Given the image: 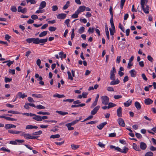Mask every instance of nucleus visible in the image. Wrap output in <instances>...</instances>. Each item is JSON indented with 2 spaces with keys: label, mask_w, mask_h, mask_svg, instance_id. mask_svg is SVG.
I'll list each match as a JSON object with an SVG mask.
<instances>
[{
  "label": "nucleus",
  "mask_w": 156,
  "mask_h": 156,
  "mask_svg": "<svg viewBox=\"0 0 156 156\" xmlns=\"http://www.w3.org/2000/svg\"><path fill=\"white\" fill-rule=\"evenodd\" d=\"M102 103L105 105L108 104L109 102V98L106 96H103L101 97Z\"/></svg>",
  "instance_id": "1"
},
{
  "label": "nucleus",
  "mask_w": 156,
  "mask_h": 156,
  "mask_svg": "<svg viewBox=\"0 0 156 156\" xmlns=\"http://www.w3.org/2000/svg\"><path fill=\"white\" fill-rule=\"evenodd\" d=\"M48 41V38L44 39H39L38 38H37L36 44H39L40 43L42 44H41L40 45H42L44 43L47 42Z\"/></svg>",
  "instance_id": "2"
},
{
  "label": "nucleus",
  "mask_w": 156,
  "mask_h": 156,
  "mask_svg": "<svg viewBox=\"0 0 156 156\" xmlns=\"http://www.w3.org/2000/svg\"><path fill=\"white\" fill-rule=\"evenodd\" d=\"M37 137L38 136H31V134L26 133L24 138L26 140H29L35 139H37Z\"/></svg>",
  "instance_id": "3"
},
{
  "label": "nucleus",
  "mask_w": 156,
  "mask_h": 156,
  "mask_svg": "<svg viewBox=\"0 0 156 156\" xmlns=\"http://www.w3.org/2000/svg\"><path fill=\"white\" fill-rule=\"evenodd\" d=\"M117 122L119 125L122 127H124L125 124L124 120L121 118H119L117 119Z\"/></svg>",
  "instance_id": "4"
},
{
  "label": "nucleus",
  "mask_w": 156,
  "mask_h": 156,
  "mask_svg": "<svg viewBox=\"0 0 156 156\" xmlns=\"http://www.w3.org/2000/svg\"><path fill=\"white\" fill-rule=\"evenodd\" d=\"M26 41L29 43L33 42V44H36L37 38H28L26 39Z\"/></svg>",
  "instance_id": "5"
},
{
  "label": "nucleus",
  "mask_w": 156,
  "mask_h": 156,
  "mask_svg": "<svg viewBox=\"0 0 156 156\" xmlns=\"http://www.w3.org/2000/svg\"><path fill=\"white\" fill-rule=\"evenodd\" d=\"M100 108V106L99 105H98L94 108V109L91 111L90 113L92 115H94L95 114L97 113L98 110Z\"/></svg>",
  "instance_id": "6"
},
{
  "label": "nucleus",
  "mask_w": 156,
  "mask_h": 156,
  "mask_svg": "<svg viewBox=\"0 0 156 156\" xmlns=\"http://www.w3.org/2000/svg\"><path fill=\"white\" fill-rule=\"evenodd\" d=\"M66 16V14L65 13H60L57 16V18L58 19H64Z\"/></svg>",
  "instance_id": "7"
},
{
  "label": "nucleus",
  "mask_w": 156,
  "mask_h": 156,
  "mask_svg": "<svg viewBox=\"0 0 156 156\" xmlns=\"http://www.w3.org/2000/svg\"><path fill=\"white\" fill-rule=\"evenodd\" d=\"M149 7L147 5H145V6L142 7V9L144 12L146 14H148L149 12Z\"/></svg>",
  "instance_id": "8"
},
{
  "label": "nucleus",
  "mask_w": 156,
  "mask_h": 156,
  "mask_svg": "<svg viewBox=\"0 0 156 156\" xmlns=\"http://www.w3.org/2000/svg\"><path fill=\"white\" fill-rule=\"evenodd\" d=\"M122 108L121 107H119L117 110V115L119 117L122 116Z\"/></svg>",
  "instance_id": "9"
},
{
  "label": "nucleus",
  "mask_w": 156,
  "mask_h": 156,
  "mask_svg": "<svg viewBox=\"0 0 156 156\" xmlns=\"http://www.w3.org/2000/svg\"><path fill=\"white\" fill-rule=\"evenodd\" d=\"M113 15H112V16H111V17L110 19V22L112 29L113 30H115V28L113 23Z\"/></svg>",
  "instance_id": "10"
},
{
  "label": "nucleus",
  "mask_w": 156,
  "mask_h": 156,
  "mask_svg": "<svg viewBox=\"0 0 156 156\" xmlns=\"http://www.w3.org/2000/svg\"><path fill=\"white\" fill-rule=\"evenodd\" d=\"M146 144L143 142H141L140 144V148L142 150H145L147 148Z\"/></svg>",
  "instance_id": "11"
},
{
  "label": "nucleus",
  "mask_w": 156,
  "mask_h": 156,
  "mask_svg": "<svg viewBox=\"0 0 156 156\" xmlns=\"http://www.w3.org/2000/svg\"><path fill=\"white\" fill-rule=\"evenodd\" d=\"M153 101L150 98L145 99L144 100V103L146 105H149L152 103Z\"/></svg>",
  "instance_id": "12"
},
{
  "label": "nucleus",
  "mask_w": 156,
  "mask_h": 156,
  "mask_svg": "<svg viewBox=\"0 0 156 156\" xmlns=\"http://www.w3.org/2000/svg\"><path fill=\"white\" fill-rule=\"evenodd\" d=\"M46 3L45 1H42L40 4L39 9H42L46 6Z\"/></svg>",
  "instance_id": "13"
},
{
  "label": "nucleus",
  "mask_w": 156,
  "mask_h": 156,
  "mask_svg": "<svg viewBox=\"0 0 156 156\" xmlns=\"http://www.w3.org/2000/svg\"><path fill=\"white\" fill-rule=\"evenodd\" d=\"M107 124V123L106 122L102 123L98 126H97V127L99 129L101 130Z\"/></svg>",
  "instance_id": "14"
},
{
  "label": "nucleus",
  "mask_w": 156,
  "mask_h": 156,
  "mask_svg": "<svg viewBox=\"0 0 156 156\" xmlns=\"http://www.w3.org/2000/svg\"><path fill=\"white\" fill-rule=\"evenodd\" d=\"M88 93L87 92H83L82 93V95H79V98H81L82 97L83 98H86L88 95Z\"/></svg>",
  "instance_id": "15"
},
{
  "label": "nucleus",
  "mask_w": 156,
  "mask_h": 156,
  "mask_svg": "<svg viewBox=\"0 0 156 156\" xmlns=\"http://www.w3.org/2000/svg\"><path fill=\"white\" fill-rule=\"evenodd\" d=\"M131 76L132 77H135L136 76V72L134 69H132L129 71Z\"/></svg>",
  "instance_id": "16"
},
{
  "label": "nucleus",
  "mask_w": 156,
  "mask_h": 156,
  "mask_svg": "<svg viewBox=\"0 0 156 156\" xmlns=\"http://www.w3.org/2000/svg\"><path fill=\"white\" fill-rule=\"evenodd\" d=\"M33 119L38 121H41V117L39 115H35V116L33 117Z\"/></svg>",
  "instance_id": "17"
},
{
  "label": "nucleus",
  "mask_w": 156,
  "mask_h": 156,
  "mask_svg": "<svg viewBox=\"0 0 156 156\" xmlns=\"http://www.w3.org/2000/svg\"><path fill=\"white\" fill-rule=\"evenodd\" d=\"M132 102V100L129 99L124 103V105L126 107H128L131 104Z\"/></svg>",
  "instance_id": "18"
},
{
  "label": "nucleus",
  "mask_w": 156,
  "mask_h": 156,
  "mask_svg": "<svg viewBox=\"0 0 156 156\" xmlns=\"http://www.w3.org/2000/svg\"><path fill=\"white\" fill-rule=\"evenodd\" d=\"M38 127L35 126H33L31 125H27L26 127V129H37Z\"/></svg>",
  "instance_id": "19"
},
{
  "label": "nucleus",
  "mask_w": 156,
  "mask_h": 156,
  "mask_svg": "<svg viewBox=\"0 0 156 156\" xmlns=\"http://www.w3.org/2000/svg\"><path fill=\"white\" fill-rule=\"evenodd\" d=\"M78 122V120L76 119V120L73 121V122L70 123L66 124V126H73L75 124L77 123Z\"/></svg>",
  "instance_id": "20"
},
{
  "label": "nucleus",
  "mask_w": 156,
  "mask_h": 156,
  "mask_svg": "<svg viewBox=\"0 0 156 156\" xmlns=\"http://www.w3.org/2000/svg\"><path fill=\"white\" fill-rule=\"evenodd\" d=\"M8 132L12 134H18L21 133V131L9 130H8Z\"/></svg>",
  "instance_id": "21"
},
{
  "label": "nucleus",
  "mask_w": 156,
  "mask_h": 156,
  "mask_svg": "<svg viewBox=\"0 0 156 156\" xmlns=\"http://www.w3.org/2000/svg\"><path fill=\"white\" fill-rule=\"evenodd\" d=\"M17 95L20 98H23L27 96V95L25 94L24 93L23 94L21 92H18Z\"/></svg>",
  "instance_id": "22"
},
{
  "label": "nucleus",
  "mask_w": 156,
  "mask_h": 156,
  "mask_svg": "<svg viewBox=\"0 0 156 156\" xmlns=\"http://www.w3.org/2000/svg\"><path fill=\"white\" fill-rule=\"evenodd\" d=\"M86 7L85 6H80L79 8V13L85 11Z\"/></svg>",
  "instance_id": "23"
},
{
  "label": "nucleus",
  "mask_w": 156,
  "mask_h": 156,
  "mask_svg": "<svg viewBox=\"0 0 156 156\" xmlns=\"http://www.w3.org/2000/svg\"><path fill=\"white\" fill-rule=\"evenodd\" d=\"M135 106L137 110H139L141 109V105L138 102L136 101L135 102Z\"/></svg>",
  "instance_id": "24"
},
{
  "label": "nucleus",
  "mask_w": 156,
  "mask_h": 156,
  "mask_svg": "<svg viewBox=\"0 0 156 156\" xmlns=\"http://www.w3.org/2000/svg\"><path fill=\"white\" fill-rule=\"evenodd\" d=\"M14 61H11L10 60H9L7 61L3 62V63H7V65L9 67L13 63Z\"/></svg>",
  "instance_id": "25"
},
{
  "label": "nucleus",
  "mask_w": 156,
  "mask_h": 156,
  "mask_svg": "<svg viewBox=\"0 0 156 156\" xmlns=\"http://www.w3.org/2000/svg\"><path fill=\"white\" fill-rule=\"evenodd\" d=\"M133 148L135 150L138 151H140V149L139 148L138 146L136 144L133 143Z\"/></svg>",
  "instance_id": "26"
},
{
  "label": "nucleus",
  "mask_w": 156,
  "mask_h": 156,
  "mask_svg": "<svg viewBox=\"0 0 156 156\" xmlns=\"http://www.w3.org/2000/svg\"><path fill=\"white\" fill-rule=\"evenodd\" d=\"M119 83V80H118V79H117L115 80L114 81L113 80V81H112L110 83V85H114L118 84Z\"/></svg>",
  "instance_id": "27"
},
{
  "label": "nucleus",
  "mask_w": 156,
  "mask_h": 156,
  "mask_svg": "<svg viewBox=\"0 0 156 156\" xmlns=\"http://www.w3.org/2000/svg\"><path fill=\"white\" fill-rule=\"evenodd\" d=\"M129 150L128 148L126 147H124L123 149H121V153H126Z\"/></svg>",
  "instance_id": "28"
},
{
  "label": "nucleus",
  "mask_w": 156,
  "mask_h": 156,
  "mask_svg": "<svg viewBox=\"0 0 156 156\" xmlns=\"http://www.w3.org/2000/svg\"><path fill=\"white\" fill-rule=\"evenodd\" d=\"M58 55L62 59L63 58H66V55L65 54H64L63 52L62 51L58 53Z\"/></svg>",
  "instance_id": "29"
},
{
  "label": "nucleus",
  "mask_w": 156,
  "mask_h": 156,
  "mask_svg": "<svg viewBox=\"0 0 156 156\" xmlns=\"http://www.w3.org/2000/svg\"><path fill=\"white\" fill-rule=\"evenodd\" d=\"M108 106H107L108 109H109L111 108L116 106V105L113 103L110 102L108 103Z\"/></svg>",
  "instance_id": "30"
},
{
  "label": "nucleus",
  "mask_w": 156,
  "mask_h": 156,
  "mask_svg": "<svg viewBox=\"0 0 156 156\" xmlns=\"http://www.w3.org/2000/svg\"><path fill=\"white\" fill-rule=\"evenodd\" d=\"M38 114L42 115H50V113L47 112H39L37 113Z\"/></svg>",
  "instance_id": "31"
},
{
  "label": "nucleus",
  "mask_w": 156,
  "mask_h": 156,
  "mask_svg": "<svg viewBox=\"0 0 156 156\" xmlns=\"http://www.w3.org/2000/svg\"><path fill=\"white\" fill-rule=\"evenodd\" d=\"M48 33L47 31H43L41 32L39 35V37H42L46 35Z\"/></svg>",
  "instance_id": "32"
},
{
  "label": "nucleus",
  "mask_w": 156,
  "mask_h": 156,
  "mask_svg": "<svg viewBox=\"0 0 156 156\" xmlns=\"http://www.w3.org/2000/svg\"><path fill=\"white\" fill-rule=\"evenodd\" d=\"M53 96L54 97H57L58 98H61L65 97V96L64 95L59 94H58L53 95Z\"/></svg>",
  "instance_id": "33"
},
{
  "label": "nucleus",
  "mask_w": 156,
  "mask_h": 156,
  "mask_svg": "<svg viewBox=\"0 0 156 156\" xmlns=\"http://www.w3.org/2000/svg\"><path fill=\"white\" fill-rule=\"evenodd\" d=\"M33 97H35L36 98H41L43 97V96L41 94H33L32 95Z\"/></svg>",
  "instance_id": "34"
},
{
  "label": "nucleus",
  "mask_w": 156,
  "mask_h": 156,
  "mask_svg": "<svg viewBox=\"0 0 156 156\" xmlns=\"http://www.w3.org/2000/svg\"><path fill=\"white\" fill-rule=\"evenodd\" d=\"M69 5H70V2L69 1H68L66 2V5H64V6H63V9L64 10L68 8V7L69 6Z\"/></svg>",
  "instance_id": "35"
},
{
  "label": "nucleus",
  "mask_w": 156,
  "mask_h": 156,
  "mask_svg": "<svg viewBox=\"0 0 156 156\" xmlns=\"http://www.w3.org/2000/svg\"><path fill=\"white\" fill-rule=\"evenodd\" d=\"M56 112L62 115H64L68 114L67 112H64L61 111H56Z\"/></svg>",
  "instance_id": "36"
},
{
  "label": "nucleus",
  "mask_w": 156,
  "mask_h": 156,
  "mask_svg": "<svg viewBox=\"0 0 156 156\" xmlns=\"http://www.w3.org/2000/svg\"><path fill=\"white\" fill-rule=\"evenodd\" d=\"M60 136L58 134H57L55 135H53L51 136L50 138H59Z\"/></svg>",
  "instance_id": "37"
},
{
  "label": "nucleus",
  "mask_w": 156,
  "mask_h": 156,
  "mask_svg": "<svg viewBox=\"0 0 156 156\" xmlns=\"http://www.w3.org/2000/svg\"><path fill=\"white\" fill-rule=\"evenodd\" d=\"M115 75L112 72H110V78L111 80H115Z\"/></svg>",
  "instance_id": "38"
},
{
  "label": "nucleus",
  "mask_w": 156,
  "mask_h": 156,
  "mask_svg": "<svg viewBox=\"0 0 156 156\" xmlns=\"http://www.w3.org/2000/svg\"><path fill=\"white\" fill-rule=\"evenodd\" d=\"M85 28L83 27H81L79 29V32L80 34H82L84 31Z\"/></svg>",
  "instance_id": "39"
},
{
  "label": "nucleus",
  "mask_w": 156,
  "mask_h": 156,
  "mask_svg": "<svg viewBox=\"0 0 156 156\" xmlns=\"http://www.w3.org/2000/svg\"><path fill=\"white\" fill-rule=\"evenodd\" d=\"M125 1L126 0H121L120 7L121 9L123 8Z\"/></svg>",
  "instance_id": "40"
},
{
  "label": "nucleus",
  "mask_w": 156,
  "mask_h": 156,
  "mask_svg": "<svg viewBox=\"0 0 156 156\" xmlns=\"http://www.w3.org/2000/svg\"><path fill=\"white\" fill-rule=\"evenodd\" d=\"M0 151H4L8 152H10V150H9L8 149H6L5 147H2L1 148H0Z\"/></svg>",
  "instance_id": "41"
},
{
  "label": "nucleus",
  "mask_w": 156,
  "mask_h": 156,
  "mask_svg": "<svg viewBox=\"0 0 156 156\" xmlns=\"http://www.w3.org/2000/svg\"><path fill=\"white\" fill-rule=\"evenodd\" d=\"M12 80V78H9L8 77H5V83H7L8 82H9L11 81Z\"/></svg>",
  "instance_id": "42"
},
{
  "label": "nucleus",
  "mask_w": 156,
  "mask_h": 156,
  "mask_svg": "<svg viewBox=\"0 0 156 156\" xmlns=\"http://www.w3.org/2000/svg\"><path fill=\"white\" fill-rule=\"evenodd\" d=\"M78 12V10L76 11V13L73 14L71 16V17L73 18H76L78 17V14L77 12Z\"/></svg>",
  "instance_id": "43"
},
{
  "label": "nucleus",
  "mask_w": 156,
  "mask_h": 156,
  "mask_svg": "<svg viewBox=\"0 0 156 156\" xmlns=\"http://www.w3.org/2000/svg\"><path fill=\"white\" fill-rule=\"evenodd\" d=\"M94 27H92L91 29L90 27L88 30V32L90 33H92L94 32Z\"/></svg>",
  "instance_id": "44"
},
{
  "label": "nucleus",
  "mask_w": 156,
  "mask_h": 156,
  "mask_svg": "<svg viewBox=\"0 0 156 156\" xmlns=\"http://www.w3.org/2000/svg\"><path fill=\"white\" fill-rule=\"evenodd\" d=\"M42 133V131L41 130H39L37 132H36L33 133L32 134L33 135H39L41 134Z\"/></svg>",
  "instance_id": "45"
},
{
  "label": "nucleus",
  "mask_w": 156,
  "mask_h": 156,
  "mask_svg": "<svg viewBox=\"0 0 156 156\" xmlns=\"http://www.w3.org/2000/svg\"><path fill=\"white\" fill-rule=\"evenodd\" d=\"M49 30L51 31H54L56 30V28L54 27H50L48 28Z\"/></svg>",
  "instance_id": "46"
},
{
  "label": "nucleus",
  "mask_w": 156,
  "mask_h": 156,
  "mask_svg": "<svg viewBox=\"0 0 156 156\" xmlns=\"http://www.w3.org/2000/svg\"><path fill=\"white\" fill-rule=\"evenodd\" d=\"M36 108L37 109H44L45 108V107H44V106H43L41 105H37V106H36Z\"/></svg>",
  "instance_id": "47"
},
{
  "label": "nucleus",
  "mask_w": 156,
  "mask_h": 156,
  "mask_svg": "<svg viewBox=\"0 0 156 156\" xmlns=\"http://www.w3.org/2000/svg\"><path fill=\"white\" fill-rule=\"evenodd\" d=\"M153 153L149 151L147 152L145 155V156H153Z\"/></svg>",
  "instance_id": "48"
},
{
  "label": "nucleus",
  "mask_w": 156,
  "mask_h": 156,
  "mask_svg": "<svg viewBox=\"0 0 156 156\" xmlns=\"http://www.w3.org/2000/svg\"><path fill=\"white\" fill-rule=\"evenodd\" d=\"M8 112L9 113H12V114H17L19 113V112H18L15 111H12V110L9 111Z\"/></svg>",
  "instance_id": "49"
},
{
  "label": "nucleus",
  "mask_w": 156,
  "mask_h": 156,
  "mask_svg": "<svg viewBox=\"0 0 156 156\" xmlns=\"http://www.w3.org/2000/svg\"><path fill=\"white\" fill-rule=\"evenodd\" d=\"M5 128L6 129L11 128V124H9L5 125Z\"/></svg>",
  "instance_id": "50"
},
{
  "label": "nucleus",
  "mask_w": 156,
  "mask_h": 156,
  "mask_svg": "<svg viewBox=\"0 0 156 156\" xmlns=\"http://www.w3.org/2000/svg\"><path fill=\"white\" fill-rule=\"evenodd\" d=\"M31 18L34 20H36L38 19L37 16L36 15H32L31 16Z\"/></svg>",
  "instance_id": "51"
},
{
  "label": "nucleus",
  "mask_w": 156,
  "mask_h": 156,
  "mask_svg": "<svg viewBox=\"0 0 156 156\" xmlns=\"http://www.w3.org/2000/svg\"><path fill=\"white\" fill-rule=\"evenodd\" d=\"M67 74H68V79H70L71 80H73V78L71 76V74L70 72L69 71H68L67 72Z\"/></svg>",
  "instance_id": "52"
},
{
  "label": "nucleus",
  "mask_w": 156,
  "mask_h": 156,
  "mask_svg": "<svg viewBox=\"0 0 156 156\" xmlns=\"http://www.w3.org/2000/svg\"><path fill=\"white\" fill-rule=\"evenodd\" d=\"M71 146L72 149L74 150L78 148V145L73 144H72Z\"/></svg>",
  "instance_id": "53"
},
{
  "label": "nucleus",
  "mask_w": 156,
  "mask_h": 156,
  "mask_svg": "<svg viewBox=\"0 0 156 156\" xmlns=\"http://www.w3.org/2000/svg\"><path fill=\"white\" fill-rule=\"evenodd\" d=\"M145 0H141L140 4L141 5V8L145 6Z\"/></svg>",
  "instance_id": "54"
},
{
  "label": "nucleus",
  "mask_w": 156,
  "mask_h": 156,
  "mask_svg": "<svg viewBox=\"0 0 156 156\" xmlns=\"http://www.w3.org/2000/svg\"><path fill=\"white\" fill-rule=\"evenodd\" d=\"M6 119L8 120L11 121H16V120H17L16 119H15L10 118L9 117H6Z\"/></svg>",
  "instance_id": "55"
},
{
  "label": "nucleus",
  "mask_w": 156,
  "mask_h": 156,
  "mask_svg": "<svg viewBox=\"0 0 156 156\" xmlns=\"http://www.w3.org/2000/svg\"><path fill=\"white\" fill-rule=\"evenodd\" d=\"M74 101V99H67L66 100H63V101L66 102V101H67L69 102H72L73 101Z\"/></svg>",
  "instance_id": "56"
},
{
  "label": "nucleus",
  "mask_w": 156,
  "mask_h": 156,
  "mask_svg": "<svg viewBox=\"0 0 156 156\" xmlns=\"http://www.w3.org/2000/svg\"><path fill=\"white\" fill-rule=\"evenodd\" d=\"M116 136V134L115 133H111L109 134L108 136L109 137H114L115 136Z\"/></svg>",
  "instance_id": "57"
},
{
  "label": "nucleus",
  "mask_w": 156,
  "mask_h": 156,
  "mask_svg": "<svg viewBox=\"0 0 156 156\" xmlns=\"http://www.w3.org/2000/svg\"><path fill=\"white\" fill-rule=\"evenodd\" d=\"M11 10L13 12H16L17 11V9L16 7L14 6H12L11 8Z\"/></svg>",
  "instance_id": "58"
},
{
  "label": "nucleus",
  "mask_w": 156,
  "mask_h": 156,
  "mask_svg": "<svg viewBox=\"0 0 156 156\" xmlns=\"http://www.w3.org/2000/svg\"><path fill=\"white\" fill-rule=\"evenodd\" d=\"M135 136L138 138H140L142 137L141 134L138 133H136Z\"/></svg>",
  "instance_id": "59"
},
{
  "label": "nucleus",
  "mask_w": 156,
  "mask_h": 156,
  "mask_svg": "<svg viewBox=\"0 0 156 156\" xmlns=\"http://www.w3.org/2000/svg\"><path fill=\"white\" fill-rule=\"evenodd\" d=\"M122 96L120 95H115L114 96V98L116 99H117L122 98Z\"/></svg>",
  "instance_id": "60"
},
{
  "label": "nucleus",
  "mask_w": 156,
  "mask_h": 156,
  "mask_svg": "<svg viewBox=\"0 0 156 156\" xmlns=\"http://www.w3.org/2000/svg\"><path fill=\"white\" fill-rule=\"evenodd\" d=\"M98 145L100 147L102 148L104 147L105 146V144H103L101 142H99Z\"/></svg>",
  "instance_id": "61"
},
{
  "label": "nucleus",
  "mask_w": 156,
  "mask_h": 156,
  "mask_svg": "<svg viewBox=\"0 0 156 156\" xmlns=\"http://www.w3.org/2000/svg\"><path fill=\"white\" fill-rule=\"evenodd\" d=\"M58 9V8L57 5H54L52 7V10L53 11H56Z\"/></svg>",
  "instance_id": "62"
},
{
  "label": "nucleus",
  "mask_w": 156,
  "mask_h": 156,
  "mask_svg": "<svg viewBox=\"0 0 156 156\" xmlns=\"http://www.w3.org/2000/svg\"><path fill=\"white\" fill-rule=\"evenodd\" d=\"M11 37L8 34H6L5 36V39L7 41H9V39Z\"/></svg>",
  "instance_id": "63"
},
{
  "label": "nucleus",
  "mask_w": 156,
  "mask_h": 156,
  "mask_svg": "<svg viewBox=\"0 0 156 156\" xmlns=\"http://www.w3.org/2000/svg\"><path fill=\"white\" fill-rule=\"evenodd\" d=\"M44 12V10L42 9H39L36 11L35 12V13L36 14L39 13H43Z\"/></svg>",
  "instance_id": "64"
}]
</instances>
